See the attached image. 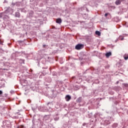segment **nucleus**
Here are the masks:
<instances>
[{"mask_svg": "<svg viewBox=\"0 0 128 128\" xmlns=\"http://www.w3.org/2000/svg\"><path fill=\"white\" fill-rule=\"evenodd\" d=\"M118 40H124V37L122 36H120L119 38H118Z\"/></svg>", "mask_w": 128, "mask_h": 128, "instance_id": "nucleus-10", "label": "nucleus"}, {"mask_svg": "<svg viewBox=\"0 0 128 128\" xmlns=\"http://www.w3.org/2000/svg\"><path fill=\"white\" fill-rule=\"evenodd\" d=\"M122 2V0H116L115 2V4L116 6H118V4H120V3Z\"/></svg>", "mask_w": 128, "mask_h": 128, "instance_id": "nucleus-3", "label": "nucleus"}, {"mask_svg": "<svg viewBox=\"0 0 128 128\" xmlns=\"http://www.w3.org/2000/svg\"><path fill=\"white\" fill-rule=\"evenodd\" d=\"M24 128V125H22V126H21V127H20V126L18 127V128Z\"/></svg>", "mask_w": 128, "mask_h": 128, "instance_id": "nucleus-12", "label": "nucleus"}, {"mask_svg": "<svg viewBox=\"0 0 128 128\" xmlns=\"http://www.w3.org/2000/svg\"><path fill=\"white\" fill-rule=\"evenodd\" d=\"M96 34H97V36H100V31H96Z\"/></svg>", "mask_w": 128, "mask_h": 128, "instance_id": "nucleus-8", "label": "nucleus"}, {"mask_svg": "<svg viewBox=\"0 0 128 128\" xmlns=\"http://www.w3.org/2000/svg\"><path fill=\"white\" fill-rule=\"evenodd\" d=\"M84 44H78L76 45L75 48L76 50H80L84 48Z\"/></svg>", "mask_w": 128, "mask_h": 128, "instance_id": "nucleus-1", "label": "nucleus"}, {"mask_svg": "<svg viewBox=\"0 0 128 128\" xmlns=\"http://www.w3.org/2000/svg\"><path fill=\"white\" fill-rule=\"evenodd\" d=\"M110 56H112V52H108L106 53V58H110Z\"/></svg>", "mask_w": 128, "mask_h": 128, "instance_id": "nucleus-4", "label": "nucleus"}, {"mask_svg": "<svg viewBox=\"0 0 128 128\" xmlns=\"http://www.w3.org/2000/svg\"><path fill=\"white\" fill-rule=\"evenodd\" d=\"M108 13H106V14H105L104 16L106 17V16H108Z\"/></svg>", "mask_w": 128, "mask_h": 128, "instance_id": "nucleus-11", "label": "nucleus"}, {"mask_svg": "<svg viewBox=\"0 0 128 128\" xmlns=\"http://www.w3.org/2000/svg\"><path fill=\"white\" fill-rule=\"evenodd\" d=\"M124 59L125 60H128V54H125L124 56Z\"/></svg>", "mask_w": 128, "mask_h": 128, "instance_id": "nucleus-7", "label": "nucleus"}, {"mask_svg": "<svg viewBox=\"0 0 128 128\" xmlns=\"http://www.w3.org/2000/svg\"><path fill=\"white\" fill-rule=\"evenodd\" d=\"M0 94H2V90H0Z\"/></svg>", "mask_w": 128, "mask_h": 128, "instance_id": "nucleus-13", "label": "nucleus"}, {"mask_svg": "<svg viewBox=\"0 0 128 128\" xmlns=\"http://www.w3.org/2000/svg\"><path fill=\"white\" fill-rule=\"evenodd\" d=\"M56 22L57 24H62V19L60 18L56 19Z\"/></svg>", "mask_w": 128, "mask_h": 128, "instance_id": "nucleus-6", "label": "nucleus"}, {"mask_svg": "<svg viewBox=\"0 0 128 128\" xmlns=\"http://www.w3.org/2000/svg\"><path fill=\"white\" fill-rule=\"evenodd\" d=\"M117 82V84H118V82Z\"/></svg>", "mask_w": 128, "mask_h": 128, "instance_id": "nucleus-14", "label": "nucleus"}, {"mask_svg": "<svg viewBox=\"0 0 128 128\" xmlns=\"http://www.w3.org/2000/svg\"><path fill=\"white\" fill-rule=\"evenodd\" d=\"M15 16H16V18H20V12H16L15 14Z\"/></svg>", "mask_w": 128, "mask_h": 128, "instance_id": "nucleus-5", "label": "nucleus"}, {"mask_svg": "<svg viewBox=\"0 0 128 128\" xmlns=\"http://www.w3.org/2000/svg\"><path fill=\"white\" fill-rule=\"evenodd\" d=\"M71 98H72V97L70 96V95H66L65 97V99L66 100V102H70Z\"/></svg>", "mask_w": 128, "mask_h": 128, "instance_id": "nucleus-2", "label": "nucleus"}, {"mask_svg": "<svg viewBox=\"0 0 128 128\" xmlns=\"http://www.w3.org/2000/svg\"><path fill=\"white\" fill-rule=\"evenodd\" d=\"M78 102H82V98H78L77 100Z\"/></svg>", "mask_w": 128, "mask_h": 128, "instance_id": "nucleus-9", "label": "nucleus"}]
</instances>
